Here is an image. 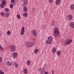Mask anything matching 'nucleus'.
Returning <instances> with one entry per match:
<instances>
[{
	"mask_svg": "<svg viewBox=\"0 0 74 74\" xmlns=\"http://www.w3.org/2000/svg\"><path fill=\"white\" fill-rule=\"evenodd\" d=\"M59 29L57 27L55 28L54 30V33L53 35H54V37H59Z\"/></svg>",
	"mask_w": 74,
	"mask_h": 74,
	"instance_id": "obj_1",
	"label": "nucleus"
},
{
	"mask_svg": "<svg viewBox=\"0 0 74 74\" xmlns=\"http://www.w3.org/2000/svg\"><path fill=\"white\" fill-rule=\"evenodd\" d=\"M9 49L12 52H14L16 50V47L14 45H10L9 46Z\"/></svg>",
	"mask_w": 74,
	"mask_h": 74,
	"instance_id": "obj_2",
	"label": "nucleus"
},
{
	"mask_svg": "<svg viewBox=\"0 0 74 74\" xmlns=\"http://www.w3.org/2000/svg\"><path fill=\"white\" fill-rule=\"evenodd\" d=\"M53 40V38L52 36H50L48 37V40L46 42L47 44H51L52 43V40Z\"/></svg>",
	"mask_w": 74,
	"mask_h": 74,
	"instance_id": "obj_3",
	"label": "nucleus"
},
{
	"mask_svg": "<svg viewBox=\"0 0 74 74\" xmlns=\"http://www.w3.org/2000/svg\"><path fill=\"white\" fill-rule=\"evenodd\" d=\"M1 2L2 3L1 4L0 7L2 8H4L5 5L6 4V1L5 0H1Z\"/></svg>",
	"mask_w": 74,
	"mask_h": 74,
	"instance_id": "obj_4",
	"label": "nucleus"
},
{
	"mask_svg": "<svg viewBox=\"0 0 74 74\" xmlns=\"http://www.w3.org/2000/svg\"><path fill=\"white\" fill-rule=\"evenodd\" d=\"M31 33L32 36H34L35 37H37V32L35 30H32L31 31Z\"/></svg>",
	"mask_w": 74,
	"mask_h": 74,
	"instance_id": "obj_5",
	"label": "nucleus"
},
{
	"mask_svg": "<svg viewBox=\"0 0 74 74\" xmlns=\"http://www.w3.org/2000/svg\"><path fill=\"white\" fill-rule=\"evenodd\" d=\"M33 44L30 42H28L26 45V46L27 48H30L31 47H33Z\"/></svg>",
	"mask_w": 74,
	"mask_h": 74,
	"instance_id": "obj_6",
	"label": "nucleus"
},
{
	"mask_svg": "<svg viewBox=\"0 0 74 74\" xmlns=\"http://www.w3.org/2000/svg\"><path fill=\"white\" fill-rule=\"evenodd\" d=\"M72 42V40L71 39H69L68 40L66 41V45H69Z\"/></svg>",
	"mask_w": 74,
	"mask_h": 74,
	"instance_id": "obj_7",
	"label": "nucleus"
},
{
	"mask_svg": "<svg viewBox=\"0 0 74 74\" xmlns=\"http://www.w3.org/2000/svg\"><path fill=\"white\" fill-rule=\"evenodd\" d=\"M25 32V27H23L21 30V35H23L24 34V33Z\"/></svg>",
	"mask_w": 74,
	"mask_h": 74,
	"instance_id": "obj_8",
	"label": "nucleus"
},
{
	"mask_svg": "<svg viewBox=\"0 0 74 74\" xmlns=\"http://www.w3.org/2000/svg\"><path fill=\"white\" fill-rule=\"evenodd\" d=\"M69 26L72 28H74V22H71L69 24Z\"/></svg>",
	"mask_w": 74,
	"mask_h": 74,
	"instance_id": "obj_9",
	"label": "nucleus"
},
{
	"mask_svg": "<svg viewBox=\"0 0 74 74\" xmlns=\"http://www.w3.org/2000/svg\"><path fill=\"white\" fill-rule=\"evenodd\" d=\"M67 18L69 20H72L73 19V16L72 15H69L67 16Z\"/></svg>",
	"mask_w": 74,
	"mask_h": 74,
	"instance_id": "obj_10",
	"label": "nucleus"
},
{
	"mask_svg": "<svg viewBox=\"0 0 74 74\" xmlns=\"http://www.w3.org/2000/svg\"><path fill=\"white\" fill-rule=\"evenodd\" d=\"M61 0H56V4L57 5H59L60 3V1Z\"/></svg>",
	"mask_w": 74,
	"mask_h": 74,
	"instance_id": "obj_11",
	"label": "nucleus"
},
{
	"mask_svg": "<svg viewBox=\"0 0 74 74\" xmlns=\"http://www.w3.org/2000/svg\"><path fill=\"white\" fill-rule=\"evenodd\" d=\"M24 4L26 5V4H28V1L27 0H22Z\"/></svg>",
	"mask_w": 74,
	"mask_h": 74,
	"instance_id": "obj_12",
	"label": "nucleus"
},
{
	"mask_svg": "<svg viewBox=\"0 0 74 74\" xmlns=\"http://www.w3.org/2000/svg\"><path fill=\"white\" fill-rule=\"evenodd\" d=\"M6 64H7L8 66H11V64H12V62L10 61H8L6 62Z\"/></svg>",
	"mask_w": 74,
	"mask_h": 74,
	"instance_id": "obj_13",
	"label": "nucleus"
},
{
	"mask_svg": "<svg viewBox=\"0 0 74 74\" xmlns=\"http://www.w3.org/2000/svg\"><path fill=\"white\" fill-rule=\"evenodd\" d=\"M18 55V53H14L12 54L13 56H14V58L16 57L17 55Z\"/></svg>",
	"mask_w": 74,
	"mask_h": 74,
	"instance_id": "obj_14",
	"label": "nucleus"
},
{
	"mask_svg": "<svg viewBox=\"0 0 74 74\" xmlns=\"http://www.w3.org/2000/svg\"><path fill=\"white\" fill-rule=\"evenodd\" d=\"M23 72L24 74H27L28 73L27 70L26 69H24L23 70Z\"/></svg>",
	"mask_w": 74,
	"mask_h": 74,
	"instance_id": "obj_15",
	"label": "nucleus"
},
{
	"mask_svg": "<svg viewBox=\"0 0 74 74\" xmlns=\"http://www.w3.org/2000/svg\"><path fill=\"white\" fill-rule=\"evenodd\" d=\"M42 69L41 70V71H40L41 74H43L44 73V72H45V71H44L45 70V69L43 68H42Z\"/></svg>",
	"mask_w": 74,
	"mask_h": 74,
	"instance_id": "obj_16",
	"label": "nucleus"
},
{
	"mask_svg": "<svg viewBox=\"0 0 74 74\" xmlns=\"http://www.w3.org/2000/svg\"><path fill=\"white\" fill-rule=\"evenodd\" d=\"M5 16L8 17L10 16V13L9 12H6L5 14Z\"/></svg>",
	"mask_w": 74,
	"mask_h": 74,
	"instance_id": "obj_17",
	"label": "nucleus"
},
{
	"mask_svg": "<svg viewBox=\"0 0 74 74\" xmlns=\"http://www.w3.org/2000/svg\"><path fill=\"white\" fill-rule=\"evenodd\" d=\"M57 55H60L61 54V51H57Z\"/></svg>",
	"mask_w": 74,
	"mask_h": 74,
	"instance_id": "obj_18",
	"label": "nucleus"
},
{
	"mask_svg": "<svg viewBox=\"0 0 74 74\" xmlns=\"http://www.w3.org/2000/svg\"><path fill=\"white\" fill-rule=\"evenodd\" d=\"M70 8L71 10H74V5H71Z\"/></svg>",
	"mask_w": 74,
	"mask_h": 74,
	"instance_id": "obj_19",
	"label": "nucleus"
},
{
	"mask_svg": "<svg viewBox=\"0 0 74 74\" xmlns=\"http://www.w3.org/2000/svg\"><path fill=\"white\" fill-rule=\"evenodd\" d=\"M56 49L55 48H54L52 49V51L53 53H55V52H56Z\"/></svg>",
	"mask_w": 74,
	"mask_h": 74,
	"instance_id": "obj_20",
	"label": "nucleus"
},
{
	"mask_svg": "<svg viewBox=\"0 0 74 74\" xmlns=\"http://www.w3.org/2000/svg\"><path fill=\"white\" fill-rule=\"evenodd\" d=\"M30 64V61L29 60H27V64L28 66H29V65Z\"/></svg>",
	"mask_w": 74,
	"mask_h": 74,
	"instance_id": "obj_21",
	"label": "nucleus"
},
{
	"mask_svg": "<svg viewBox=\"0 0 74 74\" xmlns=\"http://www.w3.org/2000/svg\"><path fill=\"white\" fill-rule=\"evenodd\" d=\"M11 1L12 2V4H13L14 5H15V0H11Z\"/></svg>",
	"mask_w": 74,
	"mask_h": 74,
	"instance_id": "obj_22",
	"label": "nucleus"
},
{
	"mask_svg": "<svg viewBox=\"0 0 74 74\" xmlns=\"http://www.w3.org/2000/svg\"><path fill=\"white\" fill-rule=\"evenodd\" d=\"M23 11L25 12L27 11V8L24 7L23 8Z\"/></svg>",
	"mask_w": 74,
	"mask_h": 74,
	"instance_id": "obj_23",
	"label": "nucleus"
},
{
	"mask_svg": "<svg viewBox=\"0 0 74 74\" xmlns=\"http://www.w3.org/2000/svg\"><path fill=\"white\" fill-rule=\"evenodd\" d=\"M23 16L25 17H27V14L26 13H24L23 14Z\"/></svg>",
	"mask_w": 74,
	"mask_h": 74,
	"instance_id": "obj_24",
	"label": "nucleus"
},
{
	"mask_svg": "<svg viewBox=\"0 0 74 74\" xmlns=\"http://www.w3.org/2000/svg\"><path fill=\"white\" fill-rule=\"evenodd\" d=\"M38 49H36L35 50V53H37V52H38Z\"/></svg>",
	"mask_w": 74,
	"mask_h": 74,
	"instance_id": "obj_25",
	"label": "nucleus"
},
{
	"mask_svg": "<svg viewBox=\"0 0 74 74\" xmlns=\"http://www.w3.org/2000/svg\"><path fill=\"white\" fill-rule=\"evenodd\" d=\"M0 14H1V15L2 16H4V15H5L4 13L3 12H1Z\"/></svg>",
	"mask_w": 74,
	"mask_h": 74,
	"instance_id": "obj_26",
	"label": "nucleus"
},
{
	"mask_svg": "<svg viewBox=\"0 0 74 74\" xmlns=\"http://www.w3.org/2000/svg\"><path fill=\"white\" fill-rule=\"evenodd\" d=\"M10 8H13V4H11L10 5Z\"/></svg>",
	"mask_w": 74,
	"mask_h": 74,
	"instance_id": "obj_27",
	"label": "nucleus"
},
{
	"mask_svg": "<svg viewBox=\"0 0 74 74\" xmlns=\"http://www.w3.org/2000/svg\"><path fill=\"white\" fill-rule=\"evenodd\" d=\"M55 22H54V21H52V26H53L54 25H55Z\"/></svg>",
	"mask_w": 74,
	"mask_h": 74,
	"instance_id": "obj_28",
	"label": "nucleus"
},
{
	"mask_svg": "<svg viewBox=\"0 0 74 74\" xmlns=\"http://www.w3.org/2000/svg\"><path fill=\"white\" fill-rule=\"evenodd\" d=\"M17 17L18 19H21V16L19 14H17Z\"/></svg>",
	"mask_w": 74,
	"mask_h": 74,
	"instance_id": "obj_29",
	"label": "nucleus"
},
{
	"mask_svg": "<svg viewBox=\"0 0 74 74\" xmlns=\"http://www.w3.org/2000/svg\"><path fill=\"white\" fill-rule=\"evenodd\" d=\"M46 67H47V65H44V67H43L42 68L43 69H45V70L46 69H47Z\"/></svg>",
	"mask_w": 74,
	"mask_h": 74,
	"instance_id": "obj_30",
	"label": "nucleus"
},
{
	"mask_svg": "<svg viewBox=\"0 0 74 74\" xmlns=\"http://www.w3.org/2000/svg\"><path fill=\"white\" fill-rule=\"evenodd\" d=\"M9 10L7 8H5V12H8Z\"/></svg>",
	"mask_w": 74,
	"mask_h": 74,
	"instance_id": "obj_31",
	"label": "nucleus"
},
{
	"mask_svg": "<svg viewBox=\"0 0 74 74\" xmlns=\"http://www.w3.org/2000/svg\"><path fill=\"white\" fill-rule=\"evenodd\" d=\"M8 34H11V32L10 31H8L7 32Z\"/></svg>",
	"mask_w": 74,
	"mask_h": 74,
	"instance_id": "obj_32",
	"label": "nucleus"
},
{
	"mask_svg": "<svg viewBox=\"0 0 74 74\" xmlns=\"http://www.w3.org/2000/svg\"><path fill=\"white\" fill-rule=\"evenodd\" d=\"M18 66H19V65L17 64H16L15 65V67H16V68H18Z\"/></svg>",
	"mask_w": 74,
	"mask_h": 74,
	"instance_id": "obj_33",
	"label": "nucleus"
},
{
	"mask_svg": "<svg viewBox=\"0 0 74 74\" xmlns=\"http://www.w3.org/2000/svg\"><path fill=\"white\" fill-rule=\"evenodd\" d=\"M49 1L50 3H52L53 1V0H49Z\"/></svg>",
	"mask_w": 74,
	"mask_h": 74,
	"instance_id": "obj_34",
	"label": "nucleus"
},
{
	"mask_svg": "<svg viewBox=\"0 0 74 74\" xmlns=\"http://www.w3.org/2000/svg\"><path fill=\"white\" fill-rule=\"evenodd\" d=\"M3 59H2V58L1 57H0V62H2Z\"/></svg>",
	"mask_w": 74,
	"mask_h": 74,
	"instance_id": "obj_35",
	"label": "nucleus"
},
{
	"mask_svg": "<svg viewBox=\"0 0 74 74\" xmlns=\"http://www.w3.org/2000/svg\"><path fill=\"white\" fill-rule=\"evenodd\" d=\"M13 65H15V64H16V62H13Z\"/></svg>",
	"mask_w": 74,
	"mask_h": 74,
	"instance_id": "obj_36",
	"label": "nucleus"
},
{
	"mask_svg": "<svg viewBox=\"0 0 74 74\" xmlns=\"http://www.w3.org/2000/svg\"><path fill=\"white\" fill-rule=\"evenodd\" d=\"M42 27V29H43L45 27V26L43 25H42L41 26Z\"/></svg>",
	"mask_w": 74,
	"mask_h": 74,
	"instance_id": "obj_37",
	"label": "nucleus"
},
{
	"mask_svg": "<svg viewBox=\"0 0 74 74\" xmlns=\"http://www.w3.org/2000/svg\"><path fill=\"white\" fill-rule=\"evenodd\" d=\"M42 69V68H40L39 69H38V71H41V70H42L41 69Z\"/></svg>",
	"mask_w": 74,
	"mask_h": 74,
	"instance_id": "obj_38",
	"label": "nucleus"
},
{
	"mask_svg": "<svg viewBox=\"0 0 74 74\" xmlns=\"http://www.w3.org/2000/svg\"><path fill=\"white\" fill-rule=\"evenodd\" d=\"M0 49L1 50V51H3V47H1L0 48Z\"/></svg>",
	"mask_w": 74,
	"mask_h": 74,
	"instance_id": "obj_39",
	"label": "nucleus"
},
{
	"mask_svg": "<svg viewBox=\"0 0 74 74\" xmlns=\"http://www.w3.org/2000/svg\"><path fill=\"white\" fill-rule=\"evenodd\" d=\"M0 74H4V72H3L2 71L0 73Z\"/></svg>",
	"mask_w": 74,
	"mask_h": 74,
	"instance_id": "obj_40",
	"label": "nucleus"
},
{
	"mask_svg": "<svg viewBox=\"0 0 74 74\" xmlns=\"http://www.w3.org/2000/svg\"><path fill=\"white\" fill-rule=\"evenodd\" d=\"M44 74H48V72H45Z\"/></svg>",
	"mask_w": 74,
	"mask_h": 74,
	"instance_id": "obj_41",
	"label": "nucleus"
},
{
	"mask_svg": "<svg viewBox=\"0 0 74 74\" xmlns=\"http://www.w3.org/2000/svg\"><path fill=\"white\" fill-rule=\"evenodd\" d=\"M52 74H54V73H54V71H53V70H52Z\"/></svg>",
	"mask_w": 74,
	"mask_h": 74,
	"instance_id": "obj_42",
	"label": "nucleus"
},
{
	"mask_svg": "<svg viewBox=\"0 0 74 74\" xmlns=\"http://www.w3.org/2000/svg\"><path fill=\"white\" fill-rule=\"evenodd\" d=\"M32 10H35V8H33Z\"/></svg>",
	"mask_w": 74,
	"mask_h": 74,
	"instance_id": "obj_43",
	"label": "nucleus"
},
{
	"mask_svg": "<svg viewBox=\"0 0 74 74\" xmlns=\"http://www.w3.org/2000/svg\"><path fill=\"white\" fill-rule=\"evenodd\" d=\"M1 45H0V48H1Z\"/></svg>",
	"mask_w": 74,
	"mask_h": 74,
	"instance_id": "obj_44",
	"label": "nucleus"
},
{
	"mask_svg": "<svg viewBox=\"0 0 74 74\" xmlns=\"http://www.w3.org/2000/svg\"><path fill=\"white\" fill-rule=\"evenodd\" d=\"M1 36V33H0V37Z\"/></svg>",
	"mask_w": 74,
	"mask_h": 74,
	"instance_id": "obj_45",
	"label": "nucleus"
},
{
	"mask_svg": "<svg viewBox=\"0 0 74 74\" xmlns=\"http://www.w3.org/2000/svg\"><path fill=\"white\" fill-rule=\"evenodd\" d=\"M1 72V70L0 69V73Z\"/></svg>",
	"mask_w": 74,
	"mask_h": 74,
	"instance_id": "obj_46",
	"label": "nucleus"
},
{
	"mask_svg": "<svg viewBox=\"0 0 74 74\" xmlns=\"http://www.w3.org/2000/svg\"><path fill=\"white\" fill-rule=\"evenodd\" d=\"M23 6H24V5H23Z\"/></svg>",
	"mask_w": 74,
	"mask_h": 74,
	"instance_id": "obj_47",
	"label": "nucleus"
}]
</instances>
